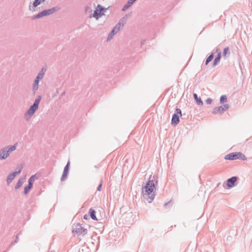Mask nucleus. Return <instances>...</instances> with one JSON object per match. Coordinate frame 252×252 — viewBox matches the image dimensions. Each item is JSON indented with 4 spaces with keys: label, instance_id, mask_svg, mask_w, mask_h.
<instances>
[{
    "label": "nucleus",
    "instance_id": "f257e3e1",
    "mask_svg": "<svg viewBox=\"0 0 252 252\" xmlns=\"http://www.w3.org/2000/svg\"><path fill=\"white\" fill-rule=\"evenodd\" d=\"M158 184V176L154 175L150 176L148 180L143 182L142 188V195L144 199L149 203H151L156 196V187Z\"/></svg>",
    "mask_w": 252,
    "mask_h": 252
},
{
    "label": "nucleus",
    "instance_id": "f03ea898",
    "mask_svg": "<svg viewBox=\"0 0 252 252\" xmlns=\"http://www.w3.org/2000/svg\"><path fill=\"white\" fill-rule=\"evenodd\" d=\"M41 95H38L35 98L33 103L30 106V108L25 112V118L27 121H29L34 115L35 112L38 110L39 104L41 100Z\"/></svg>",
    "mask_w": 252,
    "mask_h": 252
},
{
    "label": "nucleus",
    "instance_id": "7ed1b4c3",
    "mask_svg": "<svg viewBox=\"0 0 252 252\" xmlns=\"http://www.w3.org/2000/svg\"><path fill=\"white\" fill-rule=\"evenodd\" d=\"M16 149V144L7 146L0 149V159L4 160L10 155V153Z\"/></svg>",
    "mask_w": 252,
    "mask_h": 252
},
{
    "label": "nucleus",
    "instance_id": "20e7f679",
    "mask_svg": "<svg viewBox=\"0 0 252 252\" xmlns=\"http://www.w3.org/2000/svg\"><path fill=\"white\" fill-rule=\"evenodd\" d=\"M109 7L108 8H105L103 6L98 4L95 9L94 10V13L90 15V17H94L95 18L96 20H98L104 15V13L109 9Z\"/></svg>",
    "mask_w": 252,
    "mask_h": 252
},
{
    "label": "nucleus",
    "instance_id": "39448f33",
    "mask_svg": "<svg viewBox=\"0 0 252 252\" xmlns=\"http://www.w3.org/2000/svg\"><path fill=\"white\" fill-rule=\"evenodd\" d=\"M225 160H233L235 159H241L243 160H246L247 158L241 152H233L226 155L224 157Z\"/></svg>",
    "mask_w": 252,
    "mask_h": 252
},
{
    "label": "nucleus",
    "instance_id": "423d86ee",
    "mask_svg": "<svg viewBox=\"0 0 252 252\" xmlns=\"http://www.w3.org/2000/svg\"><path fill=\"white\" fill-rule=\"evenodd\" d=\"M182 116L181 110L180 108H176L171 118V126H176L180 122V118L181 117L182 119H184Z\"/></svg>",
    "mask_w": 252,
    "mask_h": 252
},
{
    "label": "nucleus",
    "instance_id": "0eeeda50",
    "mask_svg": "<svg viewBox=\"0 0 252 252\" xmlns=\"http://www.w3.org/2000/svg\"><path fill=\"white\" fill-rule=\"evenodd\" d=\"M230 105L228 104H224L222 105L215 107L212 112L213 114L222 115L224 112L227 110Z\"/></svg>",
    "mask_w": 252,
    "mask_h": 252
},
{
    "label": "nucleus",
    "instance_id": "6e6552de",
    "mask_svg": "<svg viewBox=\"0 0 252 252\" xmlns=\"http://www.w3.org/2000/svg\"><path fill=\"white\" fill-rule=\"evenodd\" d=\"M72 229V233L79 235H85L88 232L87 229L81 226V224L79 223H77L75 227H73Z\"/></svg>",
    "mask_w": 252,
    "mask_h": 252
},
{
    "label": "nucleus",
    "instance_id": "1a4fd4ad",
    "mask_svg": "<svg viewBox=\"0 0 252 252\" xmlns=\"http://www.w3.org/2000/svg\"><path fill=\"white\" fill-rule=\"evenodd\" d=\"M238 179L237 176H232L226 181L223 184V186L225 188V186L228 189L232 188L236 186V181Z\"/></svg>",
    "mask_w": 252,
    "mask_h": 252
},
{
    "label": "nucleus",
    "instance_id": "9d476101",
    "mask_svg": "<svg viewBox=\"0 0 252 252\" xmlns=\"http://www.w3.org/2000/svg\"><path fill=\"white\" fill-rule=\"evenodd\" d=\"M70 161H68L66 164L64 166L62 177L61 178V181H64L67 178L70 168Z\"/></svg>",
    "mask_w": 252,
    "mask_h": 252
},
{
    "label": "nucleus",
    "instance_id": "9b49d317",
    "mask_svg": "<svg viewBox=\"0 0 252 252\" xmlns=\"http://www.w3.org/2000/svg\"><path fill=\"white\" fill-rule=\"evenodd\" d=\"M17 175V173L15 172L12 171L11 172L6 178V182L7 185H9L14 179L15 177Z\"/></svg>",
    "mask_w": 252,
    "mask_h": 252
},
{
    "label": "nucleus",
    "instance_id": "f8f14e48",
    "mask_svg": "<svg viewBox=\"0 0 252 252\" xmlns=\"http://www.w3.org/2000/svg\"><path fill=\"white\" fill-rule=\"evenodd\" d=\"M41 80L39 79H38L37 78H35L34 80L33 81L32 87V91L33 92V94H35V92L38 89L39 86V83Z\"/></svg>",
    "mask_w": 252,
    "mask_h": 252
},
{
    "label": "nucleus",
    "instance_id": "ddd939ff",
    "mask_svg": "<svg viewBox=\"0 0 252 252\" xmlns=\"http://www.w3.org/2000/svg\"><path fill=\"white\" fill-rule=\"evenodd\" d=\"M46 71V67L45 66L42 67V68L41 69V70L38 73L37 75L36 76V77L35 78L41 80L45 74Z\"/></svg>",
    "mask_w": 252,
    "mask_h": 252
},
{
    "label": "nucleus",
    "instance_id": "4468645a",
    "mask_svg": "<svg viewBox=\"0 0 252 252\" xmlns=\"http://www.w3.org/2000/svg\"><path fill=\"white\" fill-rule=\"evenodd\" d=\"M38 177L39 176L37 175V173L31 176L28 180V185H30L33 187V185L35 180H37L38 178Z\"/></svg>",
    "mask_w": 252,
    "mask_h": 252
},
{
    "label": "nucleus",
    "instance_id": "2eb2a0df",
    "mask_svg": "<svg viewBox=\"0 0 252 252\" xmlns=\"http://www.w3.org/2000/svg\"><path fill=\"white\" fill-rule=\"evenodd\" d=\"M193 96L194 99V100L196 103L198 105L202 106L203 104V102L200 96H198V95L196 93L193 94Z\"/></svg>",
    "mask_w": 252,
    "mask_h": 252
},
{
    "label": "nucleus",
    "instance_id": "dca6fc26",
    "mask_svg": "<svg viewBox=\"0 0 252 252\" xmlns=\"http://www.w3.org/2000/svg\"><path fill=\"white\" fill-rule=\"evenodd\" d=\"M119 31H117V30L114 27L109 32L107 38V41L110 40Z\"/></svg>",
    "mask_w": 252,
    "mask_h": 252
},
{
    "label": "nucleus",
    "instance_id": "f3484780",
    "mask_svg": "<svg viewBox=\"0 0 252 252\" xmlns=\"http://www.w3.org/2000/svg\"><path fill=\"white\" fill-rule=\"evenodd\" d=\"M59 8L57 6L53 7L51 8L45 9L48 16L51 15L59 10Z\"/></svg>",
    "mask_w": 252,
    "mask_h": 252
},
{
    "label": "nucleus",
    "instance_id": "a211bd4d",
    "mask_svg": "<svg viewBox=\"0 0 252 252\" xmlns=\"http://www.w3.org/2000/svg\"><path fill=\"white\" fill-rule=\"evenodd\" d=\"M59 8L57 6L53 7L51 8L45 9L48 16L51 15L59 10Z\"/></svg>",
    "mask_w": 252,
    "mask_h": 252
},
{
    "label": "nucleus",
    "instance_id": "6ab92c4d",
    "mask_svg": "<svg viewBox=\"0 0 252 252\" xmlns=\"http://www.w3.org/2000/svg\"><path fill=\"white\" fill-rule=\"evenodd\" d=\"M126 24V22L121 18L118 23L115 25L114 28L117 30V31H120L121 27H123Z\"/></svg>",
    "mask_w": 252,
    "mask_h": 252
},
{
    "label": "nucleus",
    "instance_id": "aec40b11",
    "mask_svg": "<svg viewBox=\"0 0 252 252\" xmlns=\"http://www.w3.org/2000/svg\"><path fill=\"white\" fill-rule=\"evenodd\" d=\"M96 212L94 210V209L93 208H90L89 211V215L90 216L91 218L94 220H97V219L96 217Z\"/></svg>",
    "mask_w": 252,
    "mask_h": 252
},
{
    "label": "nucleus",
    "instance_id": "412c9836",
    "mask_svg": "<svg viewBox=\"0 0 252 252\" xmlns=\"http://www.w3.org/2000/svg\"><path fill=\"white\" fill-rule=\"evenodd\" d=\"M26 178H20L17 182L16 185L15 186V189H19L22 185L24 184Z\"/></svg>",
    "mask_w": 252,
    "mask_h": 252
},
{
    "label": "nucleus",
    "instance_id": "4be33fe9",
    "mask_svg": "<svg viewBox=\"0 0 252 252\" xmlns=\"http://www.w3.org/2000/svg\"><path fill=\"white\" fill-rule=\"evenodd\" d=\"M221 57V55H217L215 56V59L213 61V64H212L213 67L216 66L220 62V61Z\"/></svg>",
    "mask_w": 252,
    "mask_h": 252
},
{
    "label": "nucleus",
    "instance_id": "5701e85b",
    "mask_svg": "<svg viewBox=\"0 0 252 252\" xmlns=\"http://www.w3.org/2000/svg\"><path fill=\"white\" fill-rule=\"evenodd\" d=\"M215 52H212L210 54V55L206 58L205 64L206 65H208V63L213 59L214 58Z\"/></svg>",
    "mask_w": 252,
    "mask_h": 252
},
{
    "label": "nucleus",
    "instance_id": "b1692460",
    "mask_svg": "<svg viewBox=\"0 0 252 252\" xmlns=\"http://www.w3.org/2000/svg\"><path fill=\"white\" fill-rule=\"evenodd\" d=\"M46 0H34L32 2L33 8H36L37 6L39 5L41 3L45 1Z\"/></svg>",
    "mask_w": 252,
    "mask_h": 252
},
{
    "label": "nucleus",
    "instance_id": "393cba45",
    "mask_svg": "<svg viewBox=\"0 0 252 252\" xmlns=\"http://www.w3.org/2000/svg\"><path fill=\"white\" fill-rule=\"evenodd\" d=\"M230 54V49L229 47H225L222 52V56L223 58L226 57L227 55H229Z\"/></svg>",
    "mask_w": 252,
    "mask_h": 252
},
{
    "label": "nucleus",
    "instance_id": "a878e982",
    "mask_svg": "<svg viewBox=\"0 0 252 252\" xmlns=\"http://www.w3.org/2000/svg\"><path fill=\"white\" fill-rule=\"evenodd\" d=\"M32 187L31 186V185H26L25 187H24V194L25 195H27L28 194V193L29 192V191L32 189Z\"/></svg>",
    "mask_w": 252,
    "mask_h": 252
},
{
    "label": "nucleus",
    "instance_id": "bb28decb",
    "mask_svg": "<svg viewBox=\"0 0 252 252\" xmlns=\"http://www.w3.org/2000/svg\"><path fill=\"white\" fill-rule=\"evenodd\" d=\"M227 97L226 95H222L220 98V104H223L227 102Z\"/></svg>",
    "mask_w": 252,
    "mask_h": 252
},
{
    "label": "nucleus",
    "instance_id": "cd10ccee",
    "mask_svg": "<svg viewBox=\"0 0 252 252\" xmlns=\"http://www.w3.org/2000/svg\"><path fill=\"white\" fill-rule=\"evenodd\" d=\"M43 15L41 13V12H39L38 14L33 16L31 18V19L32 20H35V19H39V18H41L42 17H43Z\"/></svg>",
    "mask_w": 252,
    "mask_h": 252
},
{
    "label": "nucleus",
    "instance_id": "c85d7f7f",
    "mask_svg": "<svg viewBox=\"0 0 252 252\" xmlns=\"http://www.w3.org/2000/svg\"><path fill=\"white\" fill-rule=\"evenodd\" d=\"M23 168V165L22 164H20V165H18V166L16 168V170L14 171V172H15L16 173H17V175H18L21 173Z\"/></svg>",
    "mask_w": 252,
    "mask_h": 252
},
{
    "label": "nucleus",
    "instance_id": "c756f323",
    "mask_svg": "<svg viewBox=\"0 0 252 252\" xmlns=\"http://www.w3.org/2000/svg\"><path fill=\"white\" fill-rule=\"evenodd\" d=\"M131 13H132L131 12L128 13L126 14L122 18L126 23V21H127L128 18L131 16Z\"/></svg>",
    "mask_w": 252,
    "mask_h": 252
},
{
    "label": "nucleus",
    "instance_id": "7c9ffc66",
    "mask_svg": "<svg viewBox=\"0 0 252 252\" xmlns=\"http://www.w3.org/2000/svg\"><path fill=\"white\" fill-rule=\"evenodd\" d=\"M102 183H103V181L101 179V181H100V183H99V184L98 185V187L97 188V191H100L101 190L102 187Z\"/></svg>",
    "mask_w": 252,
    "mask_h": 252
},
{
    "label": "nucleus",
    "instance_id": "2f4dec72",
    "mask_svg": "<svg viewBox=\"0 0 252 252\" xmlns=\"http://www.w3.org/2000/svg\"><path fill=\"white\" fill-rule=\"evenodd\" d=\"M213 101V100L211 98L208 97L206 99V102L207 104H212Z\"/></svg>",
    "mask_w": 252,
    "mask_h": 252
},
{
    "label": "nucleus",
    "instance_id": "473e14b6",
    "mask_svg": "<svg viewBox=\"0 0 252 252\" xmlns=\"http://www.w3.org/2000/svg\"><path fill=\"white\" fill-rule=\"evenodd\" d=\"M215 53H217V55H221V50L220 48H217L216 49H215Z\"/></svg>",
    "mask_w": 252,
    "mask_h": 252
},
{
    "label": "nucleus",
    "instance_id": "72a5a7b5",
    "mask_svg": "<svg viewBox=\"0 0 252 252\" xmlns=\"http://www.w3.org/2000/svg\"><path fill=\"white\" fill-rule=\"evenodd\" d=\"M125 6L127 7V9L129 8L132 5V4L129 2L128 0L127 1L126 3L124 5Z\"/></svg>",
    "mask_w": 252,
    "mask_h": 252
},
{
    "label": "nucleus",
    "instance_id": "f704fd0d",
    "mask_svg": "<svg viewBox=\"0 0 252 252\" xmlns=\"http://www.w3.org/2000/svg\"><path fill=\"white\" fill-rule=\"evenodd\" d=\"M125 6L127 7V9L129 8L132 5V4L129 2L128 0L127 1L126 3L124 5Z\"/></svg>",
    "mask_w": 252,
    "mask_h": 252
},
{
    "label": "nucleus",
    "instance_id": "c9c22d12",
    "mask_svg": "<svg viewBox=\"0 0 252 252\" xmlns=\"http://www.w3.org/2000/svg\"><path fill=\"white\" fill-rule=\"evenodd\" d=\"M41 13H42V15H43V17H44V16H48V15H47V12H46V10H45V9H44V10H42V11H41Z\"/></svg>",
    "mask_w": 252,
    "mask_h": 252
},
{
    "label": "nucleus",
    "instance_id": "e433bc0d",
    "mask_svg": "<svg viewBox=\"0 0 252 252\" xmlns=\"http://www.w3.org/2000/svg\"><path fill=\"white\" fill-rule=\"evenodd\" d=\"M171 204V201L166 202L164 204V206L165 208H167L168 206Z\"/></svg>",
    "mask_w": 252,
    "mask_h": 252
},
{
    "label": "nucleus",
    "instance_id": "4c0bfd02",
    "mask_svg": "<svg viewBox=\"0 0 252 252\" xmlns=\"http://www.w3.org/2000/svg\"><path fill=\"white\" fill-rule=\"evenodd\" d=\"M146 42V39H142L141 41V47H142V46L145 44Z\"/></svg>",
    "mask_w": 252,
    "mask_h": 252
},
{
    "label": "nucleus",
    "instance_id": "58836bf2",
    "mask_svg": "<svg viewBox=\"0 0 252 252\" xmlns=\"http://www.w3.org/2000/svg\"><path fill=\"white\" fill-rule=\"evenodd\" d=\"M83 219L85 220H88L89 219V216H88L87 214H85L83 216Z\"/></svg>",
    "mask_w": 252,
    "mask_h": 252
},
{
    "label": "nucleus",
    "instance_id": "ea45409f",
    "mask_svg": "<svg viewBox=\"0 0 252 252\" xmlns=\"http://www.w3.org/2000/svg\"><path fill=\"white\" fill-rule=\"evenodd\" d=\"M137 0H128L132 5Z\"/></svg>",
    "mask_w": 252,
    "mask_h": 252
},
{
    "label": "nucleus",
    "instance_id": "a19ab883",
    "mask_svg": "<svg viewBox=\"0 0 252 252\" xmlns=\"http://www.w3.org/2000/svg\"><path fill=\"white\" fill-rule=\"evenodd\" d=\"M127 9V7H126V6H125V5H124L122 9V11H126V10Z\"/></svg>",
    "mask_w": 252,
    "mask_h": 252
},
{
    "label": "nucleus",
    "instance_id": "79ce46f5",
    "mask_svg": "<svg viewBox=\"0 0 252 252\" xmlns=\"http://www.w3.org/2000/svg\"><path fill=\"white\" fill-rule=\"evenodd\" d=\"M18 240H19L18 235H17L16 236V238L15 239V240H14V243H17L18 241Z\"/></svg>",
    "mask_w": 252,
    "mask_h": 252
},
{
    "label": "nucleus",
    "instance_id": "37998d69",
    "mask_svg": "<svg viewBox=\"0 0 252 252\" xmlns=\"http://www.w3.org/2000/svg\"><path fill=\"white\" fill-rule=\"evenodd\" d=\"M29 10H30V11H32V12H33V11H35V9H33V10H32V9H31V4H30V5H29Z\"/></svg>",
    "mask_w": 252,
    "mask_h": 252
},
{
    "label": "nucleus",
    "instance_id": "c03bdc74",
    "mask_svg": "<svg viewBox=\"0 0 252 252\" xmlns=\"http://www.w3.org/2000/svg\"><path fill=\"white\" fill-rule=\"evenodd\" d=\"M65 94V92H63L62 94V96L64 94Z\"/></svg>",
    "mask_w": 252,
    "mask_h": 252
},
{
    "label": "nucleus",
    "instance_id": "a18cd8bd",
    "mask_svg": "<svg viewBox=\"0 0 252 252\" xmlns=\"http://www.w3.org/2000/svg\"><path fill=\"white\" fill-rule=\"evenodd\" d=\"M220 184V183H218V184H217V187H218Z\"/></svg>",
    "mask_w": 252,
    "mask_h": 252
},
{
    "label": "nucleus",
    "instance_id": "49530a36",
    "mask_svg": "<svg viewBox=\"0 0 252 252\" xmlns=\"http://www.w3.org/2000/svg\"><path fill=\"white\" fill-rule=\"evenodd\" d=\"M239 66H240V68H241V65L240 63L239 64ZM241 69L242 70V69Z\"/></svg>",
    "mask_w": 252,
    "mask_h": 252
},
{
    "label": "nucleus",
    "instance_id": "de8ad7c7",
    "mask_svg": "<svg viewBox=\"0 0 252 252\" xmlns=\"http://www.w3.org/2000/svg\"><path fill=\"white\" fill-rule=\"evenodd\" d=\"M97 238H98V240H99L100 237L99 236L97 237Z\"/></svg>",
    "mask_w": 252,
    "mask_h": 252
},
{
    "label": "nucleus",
    "instance_id": "09e8293b",
    "mask_svg": "<svg viewBox=\"0 0 252 252\" xmlns=\"http://www.w3.org/2000/svg\"><path fill=\"white\" fill-rule=\"evenodd\" d=\"M50 252H54L53 251H51Z\"/></svg>",
    "mask_w": 252,
    "mask_h": 252
}]
</instances>
